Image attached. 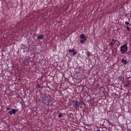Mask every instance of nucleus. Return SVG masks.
Listing matches in <instances>:
<instances>
[{"label":"nucleus","mask_w":131,"mask_h":131,"mask_svg":"<svg viewBox=\"0 0 131 131\" xmlns=\"http://www.w3.org/2000/svg\"><path fill=\"white\" fill-rule=\"evenodd\" d=\"M79 103L78 101H76L74 103V105L73 106L74 108H77L79 107Z\"/></svg>","instance_id":"f03ea898"},{"label":"nucleus","mask_w":131,"mask_h":131,"mask_svg":"<svg viewBox=\"0 0 131 131\" xmlns=\"http://www.w3.org/2000/svg\"><path fill=\"white\" fill-rule=\"evenodd\" d=\"M86 54L88 57H89L91 55V53L89 52H87Z\"/></svg>","instance_id":"1a4fd4ad"},{"label":"nucleus","mask_w":131,"mask_h":131,"mask_svg":"<svg viewBox=\"0 0 131 131\" xmlns=\"http://www.w3.org/2000/svg\"><path fill=\"white\" fill-rule=\"evenodd\" d=\"M121 62L125 64H127V61L126 60H124L123 59H122L121 60Z\"/></svg>","instance_id":"423d86ee"},{"label":"nucleus","mask_w":131,"mask_h":131,"mask_svg":"<svg viewBox=\"0 0 131 131\" xmlns=\"http://www.w3.org/2000/svg\"><path fill=\"white\" fill-rule=\"evenodd\" d=\"M125 23L126 24L128 25H129V23L128 22H126Z\"/></svg>","instance_id":"4468645a"},{"label":"nucleus","mask_w":131,"mask_h":131,"mask_svg":"<svg viewBox=\"0 0 131 131\" xmlns=\"http://www.w3.org/2000/svg\"><path fill=\"white\" fill-rule=\"evenodd\" d=\"M10 108H7V110H9L10 109Z\"/></svg>","instance_id":"a211bd4d"},{"label":"nucleus","mask_w":131,"mask_h":131,"mask_svg":"<svg viewBox=\"0 0 131 131\" xmlns=\"http://www.w3.org/2000/svg\"><path fill=\"white\" fill-rule=\"evenodd\" d=\"M36 87L37 88H40V85L38 84L36 86Z\"/></svg>","instance_id":"f8f14e48"},{"label":"nucleus","mask_w":131,"mask_h":131,"mask_svg":"<svg viewBox=\"0 0 131 131\" xmlns=\"http://www.w3.org/2000/svg\"><path fill=\"white\" fill-rule=\"evenodd\" d=\"M130 87H131V85L130 86Z\"/></svg>","instance_id":"6ab92c4d"},{"label":"nucleus","mask_w":131,"mask_h":131,"mask_svg":"<svg viewBox=\"0 0 131 131\" xmlns=\"http://www.w3.org/2000/svg\"><path fill=\"white\" fill-rule=\"evenodd\" d=\"M86 41L84 39L83 40V39H81L80 40L81 42L82 43H83L85 42V41Z\"/></svg>","instance_id":"6e6552de"},{"label":"nucleus","mask_w":131,"mask_h":131,"mask_svg":"<svg viewBox=\"0 0 131 131\" xmlns=\"http://www.w3.org/2000/svg\"><path fill=\"white\" fill-rule=\"evenodd\" d=\"M77 53V52H74L73 53V55H75Z\"/></svg>","instance_id":"dca6fc26"},{"label":"nucleus","mask_w":131,"mask_h":131,"mask_svg":"<svg viewBox=\"0 0 131 131\" xmlns=\"http://www.w3.org/2000/svg\"><path fill=\"white\" fill-rule=\"evenodd\" d=\"M128 86H129V85L128 84H126V85H125V87H127Z\"/></svg>","instance_id":"f3484780"},{"label":"nucleus","mask_w":131,"mask_h":131,"mask_svg":"<svg viewBox=\"0 0 131 131\" xmlns=\"http://www.w3.org/2000/svg\"><path fill=\"white\" fill-rule=\"evenodd\" d=\"M80 38L81 39H84L85 40H86L87 39L86 38V37L84 36V34H82L80 36Z\"/></svg>","instance_id":"7ed1b4c3"},{"label":"nucleus","mask_w":131,"mask_h":131,"mask_svg":"<svg viewBox=\"0 0 131 131\" xmlns=\"http://www.w3.org/2000/svg\"><path fill=\"white\" fill-rule=\"evenodd\" d=\"M9 113V114L10 115H12V114H13L12 113V111H10L8 112Z\"/></svg>","instance_id":"9d476101"},{"label":"nucleus","mask_w":131,"mask_h":131,"mask_svg":"<svg viewBox=\"0 0 131 131\" xmlns=\"http://www.w3.org/2000/svg\"><path fill=\"white\" fill-rule=\"evenodd\" d=\"M127 43H126L121 47L120 50L122 54H124L127 51Z\"/></svg>","instance_id":"f257e3e1"},{"label":"nucleus","mask_w":131,"mask_h":131,"mask_svg":"<svg viewBox=\"0 0 131 131\" xmlns=\"http://www.w3.org/2000/svg\"><path fill=\"white\" fill-rule=\"evenodd\" d=\"M74 51V50L73 49L71 50L70 49L69 50V51L70 52H73Z\"/></svg>","instance_id":"9b49d317"},{"label":"nucleus","mask_w":131,"mask_h":131,"mask_svg":"<svg viewBox=\"0 0 131 131\" xmlns=\"http://www.w3.org/2000/svg\"><path fill=\"white\" fill-rule=\"evenodd\" d=\"M37 38L39 39H42L43 38V36L42 35L39 36L37 37Z\"/></svg>","instance_id":"0eeeda50"},{"label":"nucleus","mask_w":131,"mask_h":131,"mask_svg":"<svg viewBox=\"0 0 131 131\" xmlns=\"http://www.w3.org/2000/svg\"><path fill=\"white\" fill-rule=\"evenodd\" d=\"M58 116L59 117H61L62 116V115L61 113H60Z\"/></svg>","instance_id":"ddd939ff"},{"label":"nucleus","mask_w":131,"mask_h":131,"mask_svg":"<svg viewBox=\"0 0 131 131\" xmlns=\"http://www.w3.org/2000/svg\"><path fill=\"white\" fill-rule=\"evenodd\" d=\"M117 40H114V39H112V42L110 43V44L111 46H113L114 44L115 41H116Z\"/></svg>","instance_id":"20e7f679"},{"label":"nucleus","mask_w":131,"mask_h":131,"mask_svg":"<svg viewBox=\"0 0 131 131\" xmlns=\"http://www.w3.org/2000/svg\"><path fill=\"white\" fill-rule=\"evenodd\" d=\"M126 27H127V30H129V29H130V28L128 26H126Z\"/></svg>","instance_id":"2eb2a0df"},{"label":"nucleus","mask_w":131,"mask_h":131,"mask_svg":"<svg viewBox=\"0 0 131 131\" xmlns=\"http://www.w3.org/2000/svg\"><path fill=\"white\" fill-rule=\"evenodd\" d=\"M12 113L14 114H15L16 113V112L17 111V110L16 109H12Z\"/></svg>","instance_id":"39448f33"}]
</instances>
